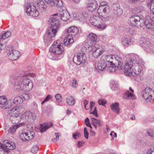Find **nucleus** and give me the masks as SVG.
Returning a JSON list of instances; mask_svg holds the SVG:
<instances>
[{
  "mask_svg": "<svg viewBox=\"0 0 154 154\" xmlns=\"http://www.w3.org/2000/svg\"><path fill=\"white\" fill-rule=\"evenodd\" d=\"M128 56L129 59L125 62L124 73L126 75L135 76L141 72V69L144 67V63L136 54H129Z\"/></svg>",
  "mask_w": 154,
  "mask_h": 154,
  "instance_id": "1",
  "label": "nucleus"
},
{
  "mask_svg": "<svg viewBox=\"0 0 154 154\" xmlns=\"http://www.w3.org/2000/svg\"><path fill=\"white\" fill-rule=\"evenodd\" d=\"M12 84L13 85L14 89L17 91H29L33 87L32 81L29 79H23L20 76L14 78L12 80Z\"/></svg>",
  "mask_w": 154,
  "mask_h": 154,
  "instance_id": "2",
  "label": "nucleus"
},
{
  "mask_svg": "<svg viewBox=\"0 0 154 154\" xmlns=\"http://www.w3.org/2000/svg\"><path fill=\"white\" fill-rule=\"evenodd\" d=\"M59 41L54 42L53 45L50 47L48 54V57L53 60H58L63 57V53L64 49L61 46V44L59 43Z\"/></svg>",
  "mask_w": 154,
  "mask_h": 154,
  "instance_id": "3",
  "label": "nucleus"
},
{
  "mask_svg": "<svg viewBox=\"0 0 154 154\" xmlns=\"http://www.w3.org/2000/svg\"><path fill=\"white\" fill-rule=\"evenodd\" d=\"M58 15L57 14H54V16L50 18L48 20L51 24L50 28L47 30L46 33L49 38L55 36L57 31L60 27V23L58 19L55 16Z\"/></svg>",
  "mask_w": 154,
  "mask_h": 154,
  "instance_id": "4",
  "label": "nucleus"
},
{
  "mask_svg": "<svg viewBox=\"0 0 154 154\" xmlns=\"http://www.w3.org/2000/svg\"><path fill=\"white\" fill-rule=\"evenodd\" d=\"M102 58L105 61L107 64L113 65L116 67L119 70L122 69L123 67V63L121 58L118 56L115 55H110L103 56Z\"/></svg>",
  "mask_w": 154,
  "mask_h": 154,
  "instance_id": "5",
  "label": "nucleus"
},
{
  "mask_svg": "<svg viewBox=\"0 0 154 154\" xmlns=\"http://www.w3.org/2000/svg\"><path fill=\"white\" fill-rule=\"evenodd\" d=\"M91 23L97 28L100 29H104L106 28V24L102 18L96 15L91 16L90 20Z\"/></svg>",
  "mask_w": 154,
  "mask_h": 154,
  "instance_id": "6",
  "label": "nucleus"
},
{
  "mask_svg": "<svg viewBox=\"0 0 154 154\" xmlns=\"http://www.w3.org/2000/svg\"><path fill=\"white\" fill-rule=\"evenodd\" d=\"M35 135V133L33 131L27 130L21 134L20 138L22 141L26 142L32 139Z\"/></svg>",
  "mask_w": 154,
  "mask_h": 154,
  "instance_id": "7",
  "label": "nucleus"
},
{
  "mask_svg": "<svg viewBox=\"0 0 154 154\" xmlns=\"http://www.w3.org/2000/svg\"><path fill=\"white\" fill-rule=\"evenodd\" d=\"M26 13L29 16L34 17H38L39 12L36 7L30 3H28L26 7Z\"/></svg>",
  "mask_w": 154,
  "mask_h": 154,
  "instance_id": "8",
  "label": "nucleus"
},
{
  "mask_svg": "<svg viewBox=\"0 0 154 154\" xmlns=\"http://www.w3.org/2000/svg\"><path fill=\"white\" fill-rule=\"evenodd\" d=\"M143 20L140 19L138 16L136 15L131 16L128 20L129 24L133 26H137L141 27L143 24Z\"/></svg>",
  "mask_w": 154,
  "mask_h": 154,
  "instance_id": "9",
  "label": "nucleus"
},
{
  "mask_svg": "<svg viewBox=\"0 0 154 154\" xmlns=\"http://www.w3.org/2000/svg\"><path fill=\"white\" fill-rule=\"evenodd\" d=\"M87 59L84 53L77 52L74 56L73 61L76 65H79L84 63Z\"/></svg>",
  "mask_w": 154,
  "mask_h": 154,
  "instance_id": "10",
  "label": "nucleus"
},
{
  "mask_svg": "<svg viewBox=\"0 0 154 154\" xmlns=\"http://www.w3.org/2000/svg\"><path fill=\"white\" fill-rule=\"evenodd\" d=\"M154 94L153 90L151 88L147 87L142 91V95L146 102L150 101L152 99V96Z\"/></svg>",
  "mask_w": 154,
  "mask_h": 154,
  "instance_id": "11",
  "label": "nucleus"
},
{
  "mask_svg": "<svg viewBox=\"0 0 154 154\" xmlns=\"http://www.w3.org/2000/svg\"><path fill=\"white\" fill-rule=\"evenodd\" d=\"M140 44L146 48L149 52L152 53L154 50V45L144 38H142L139 41Z\"/></svg>",
  "mask_w": 154,
  "mask_h": 154,
  "instance_id": "12",
  "label": "nucleus"
},
{
  "mask_svg": "<svg viewBox=\"0 0 154 154\" xmlns=\"http://www.w3.org/2000/svg\"><path fill=\"white\" fill-rule=\"evenodd\" d=\"M97 13L100 16L106 18L110 16V10L109 6L103 8L99 7L97 11Z\"/></svg>",
  "mask_w": 154,
  "mask_h": 154,
  "instance_id": "13",
  "label": "nucleus"
},
{
  "mask_svg": "<svg viewBox=\"0 0 154 154\" xmlns=\"http://www.w3.org/2000/svg\"><path fill=\"white\" fill-rule=\"evenodd\" d=\"M4 144L0 143V148L2 150H5L7 149H13L15 147V144L13 142L8 140H5L3 141Z\"/></svg>",
  "mask_w": 154,
  "mask_h": 154,
  "instance_id": "14",
  "label": "nucleus"
},
{
  "mask_svg": "<svg viewBox=\"0 0 154 154\" xmlns=\"http://www.w3.org/2000/svg\"><path fill=\"white\" fill-rule=\"evenodd\" d=\"M98 6L97 2L95 0H89L87 8L88 11L93 12L96 10Z\"/></svg>",
  "mask_w": 154,
  "mask_h": 154,
  "instance_id": "15",
  "label": "nucleus"
},
{
  "mask_svg": "<svg viewBox=\"0 0 154 154\" xmlns=\"http://www.w3.org/2000/svg\"><path fill=\"white\" fill-rule=\"evenodd\" d=\"M8 57L9 59L12 60H17L20 56V53L16 50L9 51L8 53Z\"/></svg>",
  "mask_w": 154,
  "mask_h": 154,
  "instance_id": "16",
  "label": "nucleus"
},
{
  "mask_svg": "<svg viewBox=\"0 0 154 154\" xmlns=\"http://www.w3.org/2000/svg\"><path fill=\"white\" fill-rule=\"evenodd\" d=\"M59 14L61 19L63 21H66L70 18L68 12L66 10L62 8H60Z\"/></svg>",
  "mask_w": 154,
  "mask_h": 154,
  "instance_id": "17",
  "label": "nucleus"
},
{
  "mask_svg": "<svg viewBox=\"0 0 154 154\" xmlns=\"http://www.w3.org/2000/svg\"><path fill=\"white\" fill-rule=\"evenodd\" d=\"M144 23L145 25L146 29L147 31L153 34L154 33V24H153L152 21H150L149 20H146L145 21H144Z\"/></svg>",
  "mask_w": 154,
  "mask_h": 154,
  "instance_id": "18",
  "label": "nucleus"
},
{
  "mask_svg": "<svg viewBox=\"0 0 154 154\" xmlns=\"http://www.w3.org/2000/svg\"><path fill=\"white\" fill-rule=\"evenodd\" d=\"M68 35L72 37L75 36L78 32V30L77 28L75 26H72L69 27L66 30Z\"/></svg>",
  "mask_w": 154,
  "mask_h": 154,
  "instance_id": "19",
  "label": "nucleus"
},
{
  "mask_svg": "<svg viewBox=\"0 0 154 154\" xmlns=\"http://www.w3.org/2000/svg\"><path fill=\"white\" fill-rule=\"evenodd\" d=\"M0 104L1 107L6 109L9 107L8 103L6 97L5 96H0Z\"/></svg>",
  "mask_w": 154,
  "mask_h": 154,
  "instance_id": "20",
  "label": "nucleus"
},
{
  "mask_svg": "<svg viewBox=\"0 0 154 154\" xmlns=\"http://www.w3.org/2000/svg\"><path fill=\"white\" fill-rule=\"evenodd\" d=\"M97 40V37L96 34L93 33H90L88 37V44H91L93 46V44L95 42H96Z\"/></svg>",
  "mask_w": 154,
  "mask_h": 154,
  "instance_id": "21",
  "label": "nucleus"
},
{
  "mask_svg": "<svg viewBox=\"0 0 154 154\" xmlns=\"http://www.w3.org/2000/svg\"><path fill=\"white\" fill-rule=\"evenodd\" d=\"M96 49L93 53V55L94 57H97L100 55L103 52V48L100 46H97V45L94 46Z\"/></svg>",
  "mask_w": 154,
  "mask_h": 154,
  "instance_id": "22",
  "label": "nucleus"
},
{
  "mask_svg": "<svg viewBox=\"0 0 154 154\" xmlns=\"http://www.w3.org/2000/svg\"><path fill=\"white\" fill-rule=\"evenodd\" d=\"M53 124L51 122L45 123L40 125V130L41 133L45 131L49 128L52 127Z\"/></svg>",
  "mask_w": 154,
  "mask_h": 154,
  "instance_id": "23",
  "label": "nucleus"
},
{
  "mask_svg": "<svg viewBox=\"0 0 154 154\" xmlns=\"http://www.w3.org/2000/svg\"><path fill=\"white\" fill-rule=\"evenodd\" d=\"M21 119H24L26 120H28L31 119H35L34 115H32L31 112H26L21 116Z\"/></svg>",
  "mask_w": 154,
  "mask_h": 154,
  "instance_id": "24",
  "label": "nucleus"
},
{
  "mask_svg": "<svg viewBox=\"0 0 154 154\" xmlns=\"http://www.w3.org/2000/svg\"><path fill=\"white\" fill-rule=\"evenodd\" d=\"M107 66L106 63L104 59L101 57L100 60L98 61L97 64V68L100 70H103Z\"/></svg>",
  "mask_w": 154,
  "mask_h": 154,
  "instance_id": "25",
  "label": "nucleus"
},
{
  "mask_svg": "<svg viewBox=\"0 0 154 154\" xmlns=\"http://www.w3.org/2000/svg\"><path fill=\"white\" fill-rule=\"evenodd\" d=\"M20 108L18 106H15L11 109L9 114L11 116H19Z\"/></svg>",
  "mask_w": 154,
  "mask_h": 154,
  "instance_id": "26",
  "label": "nucleus"
},
{
  "mask_svg": "<svg viewBox=\"0 0 154 154\" xmlns=\"http://www.w3.org/2000/svg\"><path fill=\"white\" fill-rule=\"evenodd\" d=\"M93 48V46L91 44H88L87 43L85 46H83L82 47L80 51L79 52H80L81 53H85L87 52H90L91 51Z\"/></svg>",
  "mask_w": 154,
  "mask_h": 154,
  "instance_id": "27",
  "label": "nucleus"
},
{
  "mask_svg": "<svg viewBox=\"0 0 154 154\" xmlns=\"http://www.w3.org/2000/svg\"><path fill=\"white\" fill-rule=\"evenodd\" d=\"M131 39L127 37L123 38H122L121 42L122 45L126 47L133 44Z\"/></svg>",
  "mask_w": 154,
  "mask_h": 154,
  "instance_id": "28",
  "label": "nucleus"
},
{
  "mask_svg": "<svg viewBox=\"0 0 154 154\" xmlns=\"http://www.w3.org/2000/svg\"><path fill=\"white\" fill-rule=\"evenodd\" d=\"M66 103L69 106L74 105L76 102L75 98L72 96H68L66 98Z\"/></svg>",
  "mask_w": 154,
  "mask_h": 154,
  "instance_id": "29",
  "label": "nucleus"
},
{
  "mask_svg": "<svg viewBox=\"0 0 154 154\" xmlns=\"http://www.w3.org/2000/svg\"><path fill=\"white\" fill-rule=\"evenodd\" d=\"M135 96L132 93H130L129 91L126 92L124 95L123 98L126 100L132 99H136Z\"/></svg>",
  "mask_w": 154,
  "mask_h": 154,
  "instance_id": "30",
  "label": "nucleus"
},
{
  "mask_svg": "<svg viewBox=\"0 0 154 154\" xmlns=\"http://www.w3.org/2000/svg\"><path fill=\"white\" fill-rule=\"evenodd\" d=\"M119 103L118 102H115L110 105V108L112 110L117 113L119 112L120 109L119 108Z\"/></svg>",
  "mask_w": 154,
  "mask_h": 154,
  "instance_id": "31",
  "label": "nucleus"
},
{
  "mask_svg": "<svg viewBox=\"0 0 154 154\" xmlns=\"http://www.w3.org/2000/svg\"><path fill=\"white\" fill-rule=\"evenodd\" d=\"M91 119L92 124L96 129L97 128V125L100 127H101L102 126V123L100 120L94 118H92Z\"/></svg>",
  "mask_w": 154,
  "mask_h": 154,
  "instance_id": "32",
  "label": "nucleus"
},
{
  "mask_svg": "<svg viewBox=\"0 0 154 154\" xmlns=\"http://www.w3.org/2000/svg\"><path fill=\"white\" fill-rule=\"evenodd\" d=\"M74 41L73 37H70V36L68 35L64 40V45L67 46L73 42Z\"/></svg>",
  "mask_w": 154,
  "mask_h": 154,
  "instance_id": "33",
  "label": "nucleus"
},
{
  "mask_svg": "<svg viewBox=\"0 0 154 154\" xmlns=\"http://www.w3.org/2000/svg\"><path fill=\"white\" fill-rule=\"evenodd\" d=\"M21 119V116H11L10 119L13 124H16L20 121Z\"/></svg>",
  "mask_w": 154,
  "mask_h": 154,
  "instance_id": "34",
  "label": "nucleus"
},
{
  "mask_svg": "<svg viewBox=\"0 0 154 154\" xmlns=\"http://www.w3.org/2000/svg\"><path fill=\"white\" fill-rule=\"evenodd\" d=\"M37 6L42 11H45L46 8V6L45 4V2L42 0L38 3Z\"/></svg>",
  "mask_w": 154,
  "mask_h": 154,
  "instance_id": "35",
  "label": "nucleus"
},
{
  "mask_svg": "<svg viewBox=\"0 0 154 154\" xmlns=\"http://www.w3.org/2000/svg\"><path fill=\"white\" fill-rule=\"evenodd\" d=\"M22 124L21 123L14 125L9 128L8 130V132L10 133L14 132L19 127L22 126Z\"/></svg>",
  "mask_w": 154,
  "mask_h": 154,
  "instance_id": "36",
  "label": "nucleus"
},
{
  "mask_svg": "<svg viewBox=\"0 0 154 154\" xmlns=\"http://www.w3.org/2000/svg\"><path fill=\"white\" fill-rule=\"evenodd\" d=\"M23 97L22 96L16 97L13 100V103L16 104L21 103H23Z\"/></svg>",
  "mask_w": 154,
  "mask_h": 154,
  "instance_id": "37",
  "label": "nucleus"
},
{
  "mask_svg": "<svg viewBox=\"0 0 154 154\" xmlns=\"http://www.w3.org/2000/svg\"><path fill=\"white\" fill-rule=\"evenodd\" d=\"M1 34V37L2 40L6 39L11 35V33L9 31H3Z\"/></svg>",
  "mask_w": 154,
  "mask_h": 154,
  "instance_id": "38",
  "label": "nucleus"
},
{
  "mask_svg": "<svg viewBox=\"0 0 154 154\" xmlns=\"http://www.w3.org/2000/svg\"><path fill=\"white\" fill-rule=\"evenodd\" d=\"M114 10L115 14L118 16L121 15L122 13V10L120 8L115 7Z\"/></svg>",
  "mask_w": 154,
  "mask_h": 154,
  "instance_id": "39",
  "label": "nucleus"
},
{
  "mask_svg": "<svg viewBox=\"0 0 154 154\" xmlns=\"http://www.w3.org/2000/svg\"><path fill=\"white\" fill-rule=\"evenodd\" d=\"M144 7L142 6H139L135 8V10L137 13H140L143 11L144 10Z\"/></svg>",
  "mask_w": 154,
  "mask_h": 154,
  "instance_id": "40",
  "label": "nucleus"
},
{
  "mask_svg": "<svg viewBox=\"0 0 154 154\" xmlns=\"http://www.w3.org/2000/svg\"><path fill=\"white\" fill-rule=\"evenodd\" d=\"M45 3L50 6H54L55 3V0H44Z\"/></svg>",
  "mask_w": 154,
  "mask_h": 154,
  "instance_id": "41",
  "label": "nucleus"
},
{
  "mask_svg": "<svg viewBox=\"0 0 154 154\" xmlns=\"http://www.w3.org/2000/svg\"><path fill=\"white\" fill-rule=\"evenodd\" d=\"M55 135L56 137L55 138L52 139L51 141L54 142H56L59 140V137L60 136V134L59 133H55Z\"/></svg>",
  "mask_w": 154,
  "mask_h": 154,
  "instance_id": "42",
  "label": "nucleus"
},
{
  "mask_svg": "<svg viewBox=\"0 0 154 154\" xmlns=\"http://www.w3.org/2000/svg\"><path fill=\"white\" fill-rule=\"evenodd\" d=\"M38 149V147L37 146H33L31 149V152L33 153H37Z\"/></svg>",
  "mask_w": 154,
  "mask_h": 154,
  "instance_id": "43",
  "label": "nucleus"
},
{
  "mask_svg": "<svg viewBox=\"0 0 154 154\" xmlns=\"http://www.w3.org/2000/svg\"><path fill=\"white\" fill-rule=\"evenodd\" d=\"M55 97L56 100L59 103H60L62 101V96L59 94H57L55 95Z\"/></svg>",
  "mask_w": 154,
  "mask_h": 154,
  "instance_id": "44",
  "label": "nucleus"
},
{
  "mask_svg": "<svg viewBox=\"0 0 154 154\" xmlns=\"http://www.w3.org/2000/svg\"><path fill=\"white\" fill-rule=\"evenodd\" d=\"M24 72L25 73H23L21 74L22 76L23 77L27 76L29 75H30L31 76L33 77H34L35 76V74L33 73H29L26 71L25 72Z\"/></svg>",
  "mask_w": 154,
  "mask_h": 154,
  "instance_id": "45",
  "label": "nucleus"
},
{
  "mask_svg": "<svg viewBox=\"0 0 154 154\" xmlns=\"http://www.w3.org/2000/svg\"><path fill=\"white\" fill-rule=\"evenodd\" d=\"M88 14L86 12H84L81 14V21L84 20L88 17Z\"/></svg>",
  "mask_w": 154,
  "mask_h": 154,
  "instance_id": "46",
  "label": "nucleus"
},
{
  "mask_svg": "<svg viewBox=\"0 0 154 154\" xmlns=\"http://www.w3.org/2000/svg\"><path fill=\"white\" fill-rule=\"evenodd\" d=\"M106 6H109L107 2H106L103 1L100 3L99 7L103 8L106 7Z\"/></svg>",
  "mask_w": 154,
  "mask_h": 154,
  "instance_id": "47",
  "label": "nucleus"
},
{
  "mask_svg": "<svg viewBox=\"0 0 154 154\" xmlns=\"http://www.w3.org/2000/svg\"><path fill=\"white\" fill-rule=\"evenodd\" d=\"M147 134L150 137H154V131L151 129H149L147 131Z\"/></svg>",
  "mask_w": 154,
  "mask_h": 154,
  "instance_id": "48",
  "label": "nucleus"
},
{
  "mask_svg": "<svg viewBox=\"0 0 154 154\" xmlns=\"http://www.w3.org/2000/svg\"><path fill=\"white\" fill-rule=\"evenodd\" d=\"M98 103L99 105H102L103 106H104L106 103V101L105 99H101L98 100Z\"/></svg>",
  "mask_w": 154,
  "mask_h": 154,
  "instance_id": "49",
  "label": "nucleus"
},
{
  "mask_svg": "<svg viewBox=\"0 0 154 154\" xmlns=\"http://www.w3.org/2000/svg\"><path fill=\"white\" fill-rule=\"evenodd\" d=\"M78 85V82L77 80L75 79L73 80L72 84V87L73 88H75Z\"/></svg>",
  "mask_w": 154,
  "mask_h": 154,
  "instance_id": "50",
  "label": "nucleus"
},
{
  "mask_svg": "<svg viewBox=\"0 0 154 154\" xmlns=\"http://www.w3.org/2000/svg\"><path fill=\"white\" fill-rule=\"evenodd\" d=\"M81 14H77L76 13L73 14V17H74L76 20H78L81 21Z\"/></svg>",
  "mask_w": 154,
  "mask_h": 154,
  "instance_id": "51",
  "label": "nucleus"
},
{
  "mask_svg": "<svg viewBox=\"0 0 154 154\" xmlns=\"http://www.w3.org/2000/svg\"><path fill=\"white\" fill-rule=\"evenodd\" d=\"M90 113L91 114H93L96 117H98V116L96 107H94V110L93 112H90Z\"/></svg>",
  "mask_w": 154,
  "mask_h": 154,
  "instance_id": "52",
  "label": "nucleus"
},
{
  "mask_svg": "<svg viewBox=\"0 0 154 154\" xmlns=\"http://www.w3.org/2000/svg\"><path fill=\"white\" fill-rule=\"evenodd\" d=\"M89 134L87 131L86 128H84V135L85 138L88 139V138Z\"/></svg>",
  "mask_w": 154,
  "mask_h": 154,
  "instance_id": "53",
  "label": "nucleus"
},
{
  "mask_svg": "<svg viewBox=\"0 0 154 154\" xmlns=\"http://www.w3.org/2000/svg\"><path fill=\"white\" fill-rule=\"evenodd\" d=\"M23 97V101L24 100H28L29 99V95L28 94H25L23 96H21Z\"/></svg>",
  "mask_w": 154,
  "mask_h": 154,
  "instance_id": "54",
  "label": "nucleus"
},
{
  "mask_svg": "<svg viewBox=\"0 0 154 154\" xmlns=\"http://www.w3.org/2000/svg\"><path fill=\"white\" fill-rule=\"evenodd\" d=\"M52 97V96L50 95H48L44 101L42 103V104H43L45 102H47Z\"/></svg>",
  "mask_w": 154,
  "mask_h": 154,
  "instance_id": "55",
  "label": "nucleus"
},
{
  "mask_svg": "<svg viewBox=\"0 0 154 154\" xmlns=\"http://www.w3.org/2000/svg\"><path fill=\"white\" fill-rule=\"evenodd\" d=\"M57 5L59 7H61L63 6V4L61 0H57Z\"/></svg>",
  "mask_w": 154,
  "mask_h": 154,
  "instance_id": "56",
  "label": "nucleus"
},
{
  "mask_svg": "<svg viewBox=\"0 0 154 154\" xmlns=\"http://www.w3.org/2000/svg\"><path fill=\"white\" fill-rule=\"evenodd\" d=\"M85 125L89 127H90L91 128H92V127L89 123V119L88 118H86L85 120Z\"/></svg>",
  "mask_w": 154,
  "mask_h": 154,
  "instance_id": "57",
  "label": "nucleus"
},
{
  "mask_svg": "<svg viewBox=\"0 0 154 154\" xmlns=\"http://www.w3.org/2000/svg\"><path fill=\"white\" fill-rule=\"evenodd\" d=\"M81 136L80 134L78 132H76V133L73 134L72 136L74 139H77V138Z\"/></svg>",
  "mask_w": 154,
  "mask_h": 154,
  "instance_id": "58",
  "label": "nucleus"
},
{
  "mask_svg": "<svg viewBox=\"0 0 154 154\" xmlns=\"http://www.w3.org/2000/svg\"><path fill=\"white\" fill-rule=\"evenodd\" d=\"M83 143L84 142L82 141H79L78 142V143L77 144V145L78 147H80L83 146Z\"/></svg>",
  "mask_w": 154,
  "mask_h": 154,
  "instance_id": "59",
  "label": "nucleus"
},
{
  "mask_svg": "<svg viewBox=\"0 0 154 154\" xmlns=\"http://www.w3.org/2000/svg\"><path fill=\"white\" fill-rule=\"evenodd\" d=\"M6 47V44H2V45H0V53L1 52V50L4 49Z\"/></svg>",
  "mask_w": 154,
  "mask_h": 154,
  "instance_id": "60",
  "label": "nucleus"
},
{
  "mask_svg": "<svg viewBox=\"0 0 154 154\" xmlns=\"http://www.w3.org/2000/svg\"><path fill=\"white\" fill-rule=\"evenodd\" d=\"M139 0H127V2L129 3H132L136 2Z\"/></svg>",
  "mask_w": 154,
  "mask_h": 154,
  "instance_id": "61",
  "label": "nucleus"
},
{
  "mask_svg": "<svg viewBox=\"0 0 154 154\" xmlns=\"http://www.w3.org/2000/svg\"><path fill=\"white\" fill-rule=\"evenodd\" d=\"M84 104L85 105V108L86 109H87L86 108V105L88 104V101L86 100H85L84 101Z\"/></svg>",
  "mask_w": 154,
  "mask_h": 154,
  "instance_id": "62",
  "label": "nucleus"
},
{
  "mask_svg": "<svg viewBox=\"0 0 154 154\" xmlns=\"http://www.w3.org/2000/svg\"><path fill=\"white\" fill-rule=\"evenodd\" d=\"M147 154H154V151L149 149L148 151Z\"/></svg>",
  "mask_w": 154,
  "mask_h": 154,
  "instance_id": "63",
  "label": "nucleus"
},
{
  "mask_svg": "<svg viewBox=\"0 0 154 154\" xmlns=\"http://www.w3.org/2000/svg\"><path fill=\"white\" fill-rule=\"evenodd\" d=\"M95 103L93 101H91L90 103V107L91 108V109H92V107L95 105Z\"/></svg>",
  "mask_w": 154,
  "mask_h": 154,
  "instance_id": "64",
  "label": "nucleus"
}]
</instances>
